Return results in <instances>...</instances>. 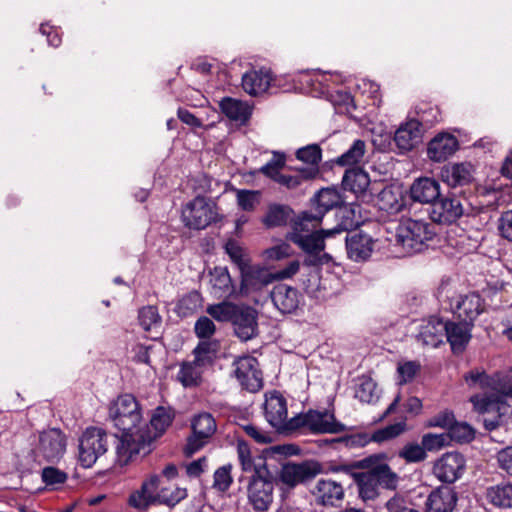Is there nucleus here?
<instances>
[{"instance_id":"obj_1","label":"nucleus","mask_w":512,"mask_h":512,"mask_svg":"<svg viewBox=\"0 0 512 512\" xmlns=\"http://www.w3.org/2000/svg\"><path fill=\"white\" fill-rule=\"evenodd\" d=\"M175 413L171 407L158 406L154 409L149 424L140 425L139 431L129 433L117 445V461L126 465L133 456L151 451V444L161 437L172 424Z\"/></svg>"},{"instance_id":"obj_2","label":"nucleus","mask_w":512,"mask_h":512,"mask_svg":"<svg viewBox=\"0 0 512 512\" xmlns=\"http://www.w3.org/2000/svg\"><path fill=\"white\" fill-rule=\"evenodd\" d=\"M109 418L123 432L118 445L126 435L139 431L142 414L135 397L131 394L120 395L109 407Z\"/></svg>"},{"instance_id":"obj_3","label":"nucleus","mask_w":512,"mask_h":512,"mask_svg":"<svg viewBox=\"0 0 512 512\" xmlns=\"http://www.w3.org/2000/svg\"><path fill=\"white\" fill-rule=\"evenodd\" d=\"M431 225L422 220L405 219L396 229L395 242L405 254L420 252L425 243L433 238Z\"/></svg>"},{"instance_id":"obj_4","label":"nucleus","mask_w":512,"mask_h":512,"mask_svg":"<svg viewBox=\"0 0 512 512\" xmlns=\"http://www.w3.org/2000/svg\"><path fill=\"white\" fill-rule=\"evenodd\" d=\"M218 206L210 199L196 196L181 210V220L185 227L202 230L220 220Z\"/></svg>"},{"instance_id":"obj_5","label":"nucleus","mask_w":512,"mask_h":512,"mask_svg":"<svg viewBox=\"0 0 512 512\" xmlns=\"http://www.w3.org/2000/svg\"><path fill=\"white\" fill-rule=\"evenodd\" d=\"M326 229H321L306 234L288 233L287 239L296 244L303 250L308 257L304 263L309 266H319L327 264L331 261L332 257L328 253H322L325 249V238L332 237L327 235Z\"/></svg>"},{"instance_id":"obj_6","label":"nucleus","mask_w":512,"mask_h":512,"mask_svg":"<svg viewBox=\"0 0 512 512\" xmlns=\"http://www.w3.org/2000/svg\"><path fill=\"white\" fill-rule=\"evenodd\" d=\"M470 401L475 411L482 416L481 421L488 431H494L502 426L505 417L510 414V406L498 398L475 395Z\"/></svg>"},{"instance_id":"obj_7","label":"nucleus","mask_w":512,"mask_h":512,"mask_svg":"<svg viewBox=\"0 0 512 512\" xmlns=\"http://www.w3.org/2000/svg\"><path fill=\"white\" fill-rule=\"evenodd\" d=\"M108 435L100 428H87L79 441V461L85 468L92 467L106 453Z\"/></svg>"},{"instance_id":"obj_8","label":"nucleus","mask_w":512,"mask_h":512,"mask_svg":"<svg viewBox=\"0 0 512 512\" xmlns=\"http://www.w3.org/2000/svg\"><path fill=\"white\" fill-rule=\"evenodd\" d=\"M264 411L268 423L277 430L298 428L296 417L288 420L287 402L279 392L266 395Z\"/></svg>"},{"instance_id":"obj_9","label":"nucleus","mask_w":512,"mask_h":512,"mask_svg":"<svg viewBox=\"0 0 512 512\" xmlns=\"http://www.w3.org/2000/svg\"><path fill=\"white\" fill-rule=\"evenodd\" d=\"M274 484L269 471L267 474L252 476L247 488L249 503L256 511H267L273 502Z\"/></svg>"},{"instance_id":"obj_10","label":"nucleus","mask_w":512,"mask_h":512,"mask_svg":"<svg viewBox=\"0 0 512 512\" xmlns=\"http://www.w3.org/2000/svg\"><path fill=\"white\" fill-rule=\"evenodd\" d=\"M299 426H305L313 433H340L345 430L344 424L337 421L332 412L328 410H309L296 417Z\"/></svg>"},{"instance_id":"obj_11","label":"nucleus","mask_w":512,"mask_h":512,"mask_svg":"<svg viewBox=\"0 0 512 512\" xmlns=\"http://www.w3.org/2000/svg\"><path fill=\"white\" fill-rule=\"evenodd\" d=\"M321 472V465L315 461L301 463H286L281 467L279 480L289 488H294L307 480L314 478Z\"/></svg>"},{"instance_id":"obj_12","label":"nucleus","mask_w":512,"mask_h":512,"mask_svg":"<svg viewBox=\"0 0 512 512\" xmlns=\"http://www.w3.org/2000/svg\"><path fill=\"white\" fill-rule=\"evenodd\" d=\"M258 366L257 359L252 356L240 357L233 363L235 377L249 392H257L262 387V373Z\"/></svg>"},{"instance_id":"obj_13","label":"nucleus","mask_w":512,"mask_h":512,"mask_svg":"<svg viewBox=\"0 0 512 512\" xmlns=\"http://www.w3.org/2000/svg\"><path fill=\"white\" fill-rule=\"evenodd\" d=\"M465 470V459L458 452H448L439 458L433 467L434 475L442 482L453 483Z\"/></svg>"},{"instance_id":"obj_14","label":"nucleus","mask_w":512,"mask_h":512,"mask_svg":"<svg viewBox=\"0 0 512 512\" xmlns=\"http://www.w3.org/2000/svg\"><path fill=\"white\" fill-rule=\"evenodd\" d=\"M450 309L459 319L473 325L476 318L484 311V303L479 294L469 293L452 298Z\"/></svg>"},{"instance_id":"obj_15","label":"nucleus","mask_w":512,"mask_h":512,"mask_svg":"<svg viewBox=\"0 0 512 512\" xmlns=\"http://www.w3.org/2000/svg\"><path fill=\"white\" fill-rule=\"evenodd\" d=\"M193 435L188 439L187 454L191 455L201 449L206 440L216 431V422L211 414L200 413L192 421Z\"/></svg>"},{"instance_id":"obj_16","label":"nucleus","mask_w":512,"mask_h":512,"mask_svg":"<svg viewBox=\"0 0 512 512\" xmlns=\"http://www.w3.org/2000/svg\"><path fill=\"white\" fill-rule=\"evenodd\" d=\"M464 213L460 199L456 197H445L435 200L430 209V218L438 224H452Z\"/></svg>"},{"instance_id":"obj_17","label":"nucleus","mask_w":512,"mask_h":512,"mask_svg":"<svg viewBox=\"0 0 512 512\" xmlns=\"http://www.w3.org/2000/svg\"><path fill=\"white\" fill-rule=\"evenodd\" d=\"M38 450L42 456L51 462L59 460L66 450V437L57 428H52L40 433Z\"/></svg>"},{"instance_id":"obj_18","label":"nucleus","mask_w":512,"mask_h":512,"mask_svg":"<svg viewBox=\"0 0 512 512\" xmlns=\"http://www.w3.org/2000/svg\"><path fill=\"white\" fill-rule=\"evenodd\" d=\"M311 494L317 504L336 507L344 499V488L340 482L332 479H319L311 489Z\"/></svg>"},{"instance_id":"obj_19","label":"nucleus","mask_w":512,"mask_h":512,"mask_svg":"<svg viewBox=\"0 0 512 512\" xmlns=\"http://www.w3.org/2000/svg\"><path fill=\"white\" fill-rule=\"evenodd\" d=\"M459 148L457 138L447 132L435 135L428 143L427 157L433 162H444Z\"/></svg>"},{"instance_id":"obj_20","label":"nucleus","mask_w":512,"mask_h":512,"mask_svg":"<svg viewBox=\"0 0 512 512\" xmlns=\"http://www.w3.org/2000/svg\"><path fill=\"white\" fill-rule=\"evenodd\" d=\"M240 270L241 289L246 293L258 291L273 282L272 272L266 269L252 265L251 260L247 262Z\"/></svg>"},{"instance_id":"obj_21","label":"nucleus","mask_w":512,"mask_h":512,"mask_svg":"<svg viewBox=\"0 0 512 512\" xmlns=\"http://www.w3.org/2000/svg\"><path fill=\"white\" fill-rule=\"evenodd\" d=\"M232 324L236 336L242 341H248L258 332L257 312L251 307L240 306Z\"/></svg>"},{"instance_id":"obj_22","label":"nucleus","mask_w":512,"mask_h":512,"mask_svg":"<svg viewBox=\"0 0 512 512\" xmlns=\"http://www.w3.org/2000/svg\"><path fill=\"white\" fill-rule=\"evenodd\" d=\"M422 134L421 122L417 119H410L395 131L394 141L399 150L406 152L421 142Z\"/></svg>"},{"instance_id":"obj_23","label":"nucleus","mask_w":512,"mask_h":512,"mask_svg":"<svg viewBox=\"0 0 512 512\" xmlns=\"http://www.w3.org/2000/svg\"><path fill=\"white\" fill-rule=\"evenodd\" d=\"M445 326L446 322L436 316H431L430 318L423 320L417 335L418 342L423 346L431 348L438 347L443 343Z\"/></svg>"},{"instance_id":"obj_24","label":"nucleus","mask_w":512,"mask_h":512,"mask_svg":"<svg viewBox=\"0 0 512 512\" xmlns=\"http://www.w3.org/2000/svg\"><path fill=\"white\" fill-rule=\"evenodd\" d=\"M384 455L370 456L364 459V463L369 467V472L386 489H395L398 485L399 477L392 471L387 463L383 461Z\"/></svg>"},{"instance_id":"obj_25","label":"nucleus","mask_w":512,"mask_h":512,"mask_svg":"<svg viewBox=\"0 0 512 512\" xmlns=\"http://www.w3.org/2000/svg\"><path fill=\"white\" fill-rule=\"evenodd\" d=\"M473 325L470 323L447 321L445 326V335L453 353H462L471 339V330Z\"/></svg>"},{"instance_id":"obj_26","label":"nucleus","mask_w":512,"mask_h":512,"mask_svg":"<svg viewBox=\"0 0 512 512\" xmlns=\"http://www.w3.org/2000/svg\"><path fill=\"white\" fill-rule=\"evenodd\" d=\"M372 237L362 231L354 232L346 237L348 257L356 262L368 259L373 251Z\"/></svg>"},{"instance_id":"obj_27","label":"nucleus","mask_w":512,"mask_h":512,"mask_svg":"<svg viewBox=\"0 0 512 512\" xmlns=\"http://www.w3.org/2000/svg\"><path fill=\"white\" fill-rule=\"evenodd\" d=\"M273 80L270 70L252 69L242 76V88L251 96H259L267 92Z\"/></svg>"},{"instance_id":"obj_28","label":"nucleus","mask_w":512,"mask_h":512,"mask_svg":"<svg viewBox=\"0 0 512 512\" xmlns=\"http://www.w3.org/2000/svg\"><path fill=\"white\" fill-rule=\"evenodd\" d=\"M440 196V185L438 181L429 177H421L412 183L410 197L413 201L422 204H431Z\"/></svg>"},{"instance_id":"obj_29","label":"nucleus","mask_w":512,"mask_h":512,"mask_svg":"<svg viewBox=\"0 0 512 512\" xmlns=\"http://www.w3.org/2000/svg\"><path fill=\"white\" fill-rule=\"evenodd\" d=\"M160 478L158 475H152L145 481L141 489L132 493L129 497V504L137 509H145L150 504L159 499L158 485Z\"/></svg>"},{"instance_id":"obj_30","label":"nucleus","mask_w":512,"mask_h":512,"mask_svg":"<svg viewBox=\"0 0 512 512\" xmlns=\"http://www.w3.org/2000/svg\"><path fill=\"white\" fill-rule=\"evenodd\" d=\"M211 294L217 298H228L235 292L229 271L226 267H215L209 273Z\"/></svg>"},{"instance_id":"obj_31","label":"nucleus","mask_w":512,"mask_h":512,"mask_svg":"<svg viewBox=\"0 0 512 512\" xmlns=\"http://www.w3.org/2000/svg\"><path fill=\"white\" fill-rule=\"evenodd\" d=\"M271 298L275 307L285 314L297 309L300 295L294 287L279 284L273 288Z\"/></svg>"},{"instance_id":"obj_32","label":"nucleus","mask_w":512,"mask_h":512,"mask_svg":"<svg viewBox=\"0 0 512 512\" xmlns=\"http://www.w3.org/2000/svg\"><path fill=\"white\" fill-rule=\"evenodd\" d=\"M237 455L242 470L253 473L252 476L263 475V473L267 474V471H269L266 466V460L258 455L253 456L249 445L242 440L237 442Z\"/></svg>"},{"instance_id":"obj_33","label":"nucleus","mask_w":512,"mask_h":512,"mask_svg":"<svg viewBox=\"0 0 512 512\" xmlns=\"http://www.w3.org/2000/svg\"><path fill=\"white\" fill-rule=\"evenodd\" d=\"M456 502L457 495L453 488L443 486L430 493L427 508L429 512H452Z\"/></svg>"},{"instance_id":"obj_34","label":"nucleus","mask_w":512,"mask_h":512,"mask_svg":"<svg viewBox=\"0 0 512 512\" xmlns=\"http://www.w3.org/2000/svg\"><path fill=\"white\" fill-rule=\"evenodd\" d=\"M296 158L308 165L301 168L303 177L313 179L319 174V163L322 160V150L318 144H309L301 147L296 151Z\"/></svg>"},{"instance_id":"obj_35","label":"nucleus","mask_w":512,"mask_h":512,"mask_svg":"<svg viewBox=\"0 0 512 512\" xmlns=\"http://www.w3.org/2000/svg\"><path fill=\"white\" fill-rule=\"evenodd\" d=\"M359 208L357 204L341 205L337 212L339 219L338 224L334 228L325 230L324 232L327 235L334 236L357 227L361 222Z\"/></svg>"},{"instance_id":"obj_36","label":"nucleus","mask_w":512,"mask_h":512,"mask_svg":"<svg viewBox=\"0 0 512 512\" xmlns=\"http://www.w3.org/2000/svg\"><path fill=\"white\" fill-rule=\"evenodd\" d=\"M222 113L230 120L245 124L251 117L252 106L247 102L225 97L219 103Z\"/></svg>"},{"instance_id":"obj_37","label":"nucleus","mask_w":512,"mask_h":512,"mask_svg":"<svg viewBox=\"0 0 512 512\" xmlns=\"http://www.w3.org/2000/svg\"><path fill=\"white\" fill-rule=\"evenodd\" d=\"M441 178L451 187L465 185L471 180V166L465 163L445 166L441 170Z\"/></svg>"},{"instance_id":"obj_38","label":"nucleus","mask_w":512,"mask_h":512,"mask_svg":"<svg viewBox=\"0 0 512 512\" xmlns=\"http://www.w3.org/2000/svg\"><path fill=\"white\" fill-rule=\"evenodd\" d=\"M370 184V178L367 172L360 167H353L346 170L342 185L344 189L355 194L364 193Z\"/></svg>"},{"instance_id":"obj_39","label":"nucleus","mask_w":512,"mask_h":512,"mask_svg":"<svg viewBox=\"0 0 512 512\" xmlns=\"http://www.w3.org/2000/svg\"><path fill=\"white\" fill-rule=\"evenodd\" d=\"M315 213L323 216L331 209L343 204L342 196L334 188H323L315 196Z\"/></svg>"},{"instance_id":"obj_40","label":"nucleus","mask_w":512,"mask_h":512,"mask_svg":"<svg viewBox=\"0 0 512 512\" xmlns=\"http://www.w3.org/2000/svg\"><path fill=\"white\" fill-rule=\"evenodd\" d=\"M464 380L469 387L498 390V374L488 375L484 370L474 369L464 375Z\"/></svg>"},{"instance_id":"obj_41","label":"nucleus","mask_w":512,"mask_h":512,"mask_svg":"<svg viewBox=\"0 0 512 512\" xmlns=\"http://www.w3.org/2000/svg\"><path fill=\"white\" fill-rule=\"evenodd\" d=\"M292 216V209L287 205L272 204L268 207L263 218V224L267 228L280 227L287 224Z\"/></svg>"},{"instance_id":"obj_42","label":"nucleus","mask_w":512,"mask_h":512,"mask_svg":"<svg viewBox=\"0 0 512 512\" xmlns=\"http://www.w3.org/2000/svg\"><path fill=\"white\" fill-rule=\"evenodd\" d=\"M487 499L495 506L512 507V484H501L487 489Z\"/></svg>"},{"instance_id":"obj_43","label":"nucleus","mask_w":512,"mask_h":512,"mask_svg":"<svg viewBox=\"0 0 512 512\" xmlns=\"http://www.w3.org/2000/svg\"><path fill=\"white\" fill-rule=\"evenodd\" d=\"M203 366L196 361L183 362L177 374V379L184 387L197 385L200 381Z\"/></svg>"},{"instance_id":"obj_44","label":"nucleus","mask_w":512,"mask_h":512,"mask_svg":"<svg viewBox=\"0 0 512 512\" xmlns=\"http://www.w3.org/2000/svg\"><path fill=\"white\" fill-rule=\"evenodd\" d=\"M359 496L362 500H373L378 496L380 486L372 474L367 471L356 475Z\"/></svg>"},{"instance_id":"obj_45","label":"nucleus","mask_w":512,"mask_h":512,"mask_svg":"<svg viewBox=\"0 0 512 512\" xmlns=\"http://www.w3.org/2000/svg\"><path fill=\"white\" fill-rule=\"evenodd\" d=\"M218 349L217 341L202 340L193 350L194 361L205 367L213 362Z\"/></svg>"},{"instance_id":"obj_46","label":"nucleus","mask_w":512,"mask_h":512,"mask_svg":"<svg viewBox=\"0 0 512 512\" xmlns=\"http://www.w3.org/2000/svg\"><path fill=\"white\" fill-rule=\"evenodd\" d=\"M239 307L240 305L224 301L218 304L209 305L206 312L217 321L232 322Z\"/></svg>"},{"instance_id":"obj_47","label":"nucleus","mask_w":512,"mask_h":512,"mask_svg":"<svg viewBox=\"0 0 512 512\" xmlns=\"http://www.w3.org/2000/svg\"><path fill=\"white\" fill-rule=\"evenodd\" d=\"M321 221V214L307 211L302 212L293 222L292 231L290 233L306 234L308 232H314L313 229H315Z\"/></svg>"},{"instance_id":"obj_48","label":"nucleus","mask_w":512,"mask_h":512,"mask_svg":"<svg viewBox=\"0 0 512 512\" xmlns=\"http://www.w3.org/2000/svg\"><path fill=\"white\" fill-rule=\"evenodd\" d=\"M355 397L364 403H374L379 399L377 384L371 378H362L355 390Z\"/></svg>"},{"instance_id":"obj_49","label":"nucleus","mask_w":512,"mask_h":512,"mask_svg":"<svg viewBox=\"0 0 512 512\" xmlns=\"http://www.w3.org/2000/svg\"><path fill=\"white\" fill-rule=\"evenodd\" d=\"M364 153V141L356 140L353 145L337 159V163L341 166L355 165L362 160Z\"/></svg>"},{"instance_id":"obj_50","label":"nucleus","mask_w":512,"mask_h":512,"mask_svg":"<svg viewBox=\"0 0 512 512\" xmlns=\"http://www.w3.org/2000/svg\"><path fill=\"white\" fill-rule=\"evenodd\" d=\"M138 319L141 327L150 331L161 324V317L158 309L155 306H145L139 310Z\"/></svg>"},{"instance_id":"obj_51","label":"nucleus","mask_w":512,"mask_h":512,"mask_svg":"<svg viewBox=\"0 0 512 512\" xmlns=\"http://www.w3.org/2000/svg\"><path fill=\"white\" fill-rule=\"evenodd\" d=\"M201 304L202 298L200 293L192 291L179 300L177 310L180 315L186 317L200 308Z\"/></svg>"},{"instance_id":"obj_52","label":"nucleus","mask_w":512,"mask_h":512,"mask_svg":"<svg viewBox=\"0 0 512 512\" xmlns=\"http://www.w3.org/2000/svg\"><path fill=\"white\" fill-rule=\"evenodd\" d=\"M406 430L405 421H400L394 424H390L382 429L376 430L372 434V440L377 443H381L387 440H391L401 435Z\"/></svg>"},{"instance_id":"obj_53","label":"nucleus","mask_w":512,"mask_h":512,"mask_svg":"<svg viewBox=\"0 0 512 512\" xmlns=\"http://www.w3.org/2000/svg\"><path fill=\"white\" fill-rule=\"evenodd\" d=\"M399 457L407 463H418L424 461L427 457L422 444L412 442L407 443L398 453Z\"/></svg>"},{"instance_id":"obj_54","label":"nucleus","mask_w":512,"mask_h":512,"mask_svg":"<svg viewBox=\"0 0 512 512\" xmlns=\"http://www.w3.org/2000/svg\"><path fill=\"white\" fill-rule=\"evenodd\" d=\"M260 195L259 191L237 190V204L244 211H253L260 203Z\"/></svg>"},{"instance_id":"obj_55","label":"nucleus","mask_w":512,"mask_h":512,"mask_svg":"<svg viewBox=\"0 0 512 512\" xmlns=\"http://www.w3.org/2000/svg\"><path fill=\"white\" fill-rule=\"evenodd\" d=\"M293 254L292 247L286 243L281 242L273 247L267 248L262 252L265 261H281Z\"/></svg>"},{"instance_id":"obj_56","label":"nucleus","mask_w":512,"mask_h":512,"mask_svg":"<svg viewBox=\"0 0 512 512\" xmlns=\"http://www.w3.org/2000/svg\"><path fill=\"white\" fill-rule=\"evenodd\" d=\"M225 251L238 269L242 268L250 261L248 254L235 240L227 241L225 244Z\"/></svg>"},{"instance_id":"obj_57","label":"nucleus","mask_w":512,"mask_h":512,"mask_svg":"<svg viewBox=\"0 0 512 512\" xmlns=\"http://www.w3.org/2000/svg\"><path fill=\"white\" fill-rule=\"evenodd\" d=\"M421 444L424 451H438L449 444V436L446 433H427L422 437Z\"/></svg>"},{"instance_id":"obj_58","label":"nucleus","mask_w":512,"mask_h":512,"mask_svg":"<svg viewBox=\"0 0 512 512\" xmlns=\"http://www.w3.org/2000/svg\"><path fill=\"white\" fill-rule=\"evenodd\" d=\"M449 441L455 439L458 442H468L474 438V430L467 423L454 421L449 433Z\"/></svg>"},{"instance_id":"obj_59","label":"nucleus","mask_w":512,"mask_h":512,"mask_svg":"<svg viewBox=\"0 0 512 512\" xmlns=\"http://www.w3.org/2000/svg\"><path fill=\"white\" fill-rule=\"evenodd\" d=\"M194 332L198 338L209 340L215 334L216 326L212 319L201 316L194 325Z\"/></svg>"},{"instance_id":"obj_60","label":"nucleus","mask_w":512,"mask_h":512,"mask_svg":"<svg viewBox=\"0 0 512 512\" xmlns=\"http://www.w3.org/2000/svg\"><path fill=\"white\" fill-rule=\"evenodd\" d=\"M232 466L230 464L218 468L214 472L213 487L219 491H226L232 484Z\"/></svg>"},{"instance_id":"obj_61","label":"nucleus","mask_w":512,"mask_h":512,"mask_svg":"<svg viewBox=\"0 0 512 512\" xmlns=\"http://www.w3.org/2000/svg\"><path fill=\"white\" fill-rule=\"evenodd\" d=\"M242 429L257 443L268 444L273 441V435L271 433L262 430L254 424L243 425Z\"/></svg>"},{"instance_id":"obj_62","label":"nucleus","mask_w":512,"mask_h":512,"mask_svg":"<svg viewBox=\"0 0 512 512\" xmlns=\"http://www.w3.org/2000/svg\"><path fill=\"white\" fill-rule=\"evenodd\" d=\"M420 369L419 363L416 361H408L398 366V374L400 377L399 384H405L413 380Z\"/></svg>"},{"instance_id":"obj_63","label":"nucleus","mask_w":512,"mask_h":512,"mask_svg":"<svg viewBox=\"0 0 512 512\" xmlns=\"http://www.w3.org/2000/svg\"><path fill=\"white\" fill-rule=\"evenodd\" d=\"M498 222V230L501 237L512 242V210L503 212Z\"/></svg>"},{"instance_id":"obj_64","label":"nucleus","mask_w":512,"mask_h":512,"mask_svg":"<svg viewBox=\"0 0 512 512\" xmlns=\"http://www.w3.org/2000/svg\"><path fill=\"white\" fill-rule=\"evenodd\" d=\"M499 467L512 476V446H508L497 453Z\"/></svg>"}]
</instances>
